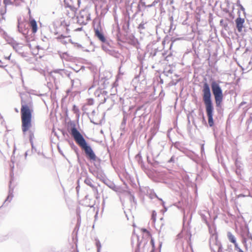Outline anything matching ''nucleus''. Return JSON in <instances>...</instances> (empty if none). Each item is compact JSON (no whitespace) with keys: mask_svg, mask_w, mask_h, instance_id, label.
<instances>
[{"mask_svg":"<svg viewBox=\"0 0 252 252\" xmlns=\"http://www.w3.org/2000/svg\"><path fill=\"white\" fill-rule=\"evenodd\" d=\"M220 81L214 79L210 80V84L207 82L206 78L202 82V99L204 103L206 113L208 118V125L214 130V120L213 119L214 106L212 98V93L213 95L216 110L218 113H221L223 111V101L224 95L223 90L220 85Z\"/></svg>","mask_w":252,"mask_h":252,"instance_id":"f257e3e1","label":"nucleus"},{"mask_svg":"<svg viewBox=\"0 0 252 252\" xmlns=\"http://www.w3.org/2000/svg\"><path fill=\"white\" fill-rule=\"evenodd\" d=\"M68 130L71 133L74 137L76 143L84 151L87 158L91 162L100 161V159L98 158L91 145L87 142L83 136L77 130L76 125L73 121H70L68 123Z\"/></svg>","mask_w":252,"mask_h":252,"instance_id":"f03ea898","label":"nucleus"},{"mask_svg":"<svg viewBox=\"0 0 252 252\" xmlns=\"http://www.w3.org/2000/svg\"><path fill=\"white\" fill-rule=\"evenodd\" d=\"M33 111L31 103L27 104L22 99V108H21L22 130L24 134L28 132L31 145H32L33 140L34 138V131L31 129L32 127V113Z\"/></svg>","mask_w":252,"mask_h":252,"instance_id":"7ed1b4c3","label":"nucleus"},{"mask_svg":"<svg viewBox=\"0 0 252 252\" xmlns=\"http://www.w3.org/2000/svg\"><path fill=\"white\" fill-rule=\"evenodd\" d=\"M17 29L19 32L22 33L25 38L27 42H30L31 37L28 35L29 32V27L28 22L25 19L23 20L21 17L18 18Z\"/></svg>","mask_w":252,"mask_h":252,"instance_id":"20e7f679","label":"nucleus"},{"mask_svg":"<svg viewBox=\"0 0 252 252\" xmlns=\"http://www.w3.org/2000/svg\"><path fill=\"white\" fill-rule=\"evenodd\" d=\"M94 30L95 36L102 43L105 42L107 39L104 35L102 30L100 20L99 19H95L94 20Z\"/></svg>","mask_w":252,"mask_h":252,"instance_id":"39448f33","label":"nucleus"},{"mask_svg":"<svg viewBox=\"0 0 252 252\" xmlns=\"http://www.w3.org/2000/svg\"><path fill=\"white\" fill-rule=\"evenodd\" d=\"M191 220V216L190 217L189 220L187 222V224H185V217L184 218L183 220V226L182 232L178 235V237H185V238L188 241V243H189L191 241V234L190 232V222Z\"/></svg>","mask_w":252,"mask_h":252,"instance_id":"423d86ee","label":"nucleus"},{"mask_svg":"<svg viewBox=\"0 0 252 252\" xmlns=\"http://www.w3.org/2000/svg\"><path fill=\"white\" fill-rule=\"evenodd\" d=\"M210 248L213 252H223L222 247L220 241L218 240V236H213L210 241Z\"/></svg>","mask_w":252,"mask_h":252,"instance_id":"0eeeda50","label":"nucleus"},{"mask_svg":"<svg viewBox=\"0 0 252 252\" xmlns=\"http://www.w3.org/2000/svg\"><path fill=\"white\" fill-rule=\"evenodd\" d=\"M240 13V12L239 11L238 12L239 16L235 19V22L238 32L243 34V32H247V29L244 25L245 18L241 17Z\"/></svg>","mask_w":252,"mask_h":252,"instance_id":"6e6552de","label":"nucleus"},{"mask_svg":"<svg viewBox=\"0 0 252 252\" xmlns=\"http://www.w3.org/2000/svg\"><path fill=\"white\" fill-rule=\"evenodd\" d=\"M29 27L30 28L32 34H34L37 31L38 27L35 20L30 15V18L28 22Z\"/></svg>","mask_w":252,"mask_h":252,"instance_id":"1a4fd4ad","label":"nucleus"},{"mask_svg":"<svg viewBox=\"0 0 252 252\" xmlns=\"http://www.w3.org/2000/svg\"><path fill=\"white\" fill-rule=\"evenodd\" d=\"M51 72H54L56 73H58L60 75H61L63 77L64 76V75H66L71 80V82L72 84V85L74 83V80L70 78V75L71 72L70 71H68L67 70L64 69H56L53 70Z\"/></svg>","mask_w":252,"mask_h":252,"instance_id":"9d476101","label":"nucleus"},{"mask_svg":"<svg viewBox=\"0 0 252 252\" xmlns=\"http://www.w3.org/2000/svg\"><path fill=\"white\" fill-rule=\"evenodd\" d=\"M130 16L129 14L125 15L123 20V30L126 32L128 33L130 25Z\"/></svg>","mask_w":252,"mask_h":252,"instance_id":"9b49d317","label":"nucleus"},{"mask_svg":"<svg viewBox=\"0 0 252 252\" xmlns=\"http://www.w3.org/2000/svg\"><path fill=\"white\" fill-rule=\"evenodd\" d=\"M235 165L236 166L235 170V173L240 179H242L241 172L243 170L242 164L238 159H236L235 161Z\"/></svg>","mask_w":252,"mask_h":252,"instance_id":"f8f14e48","label":"nucleus"},{"mask_svg":"<svg viewBox=\"0 0 252 252\" xmlns=\"http://www.w3.org/2000/svg\"><path fill=\"white\" fill-rule=\"evenodd\" d=\"M186 155L196 163H200L201 159L199 156L194 152L189 151L186 153Z\"/></svg>","mask_w":252,"mask_h":252,"instance_id":"ddd939ff","label":"nucleus"},{"mask_svg":"<svg viewBox=\"0 0 252 252\" xmlns=\"http://www.w3.org/2000/svg\"><path fill=\"white\" fill-rule=\"evenodd\" d=\"M106 186H107L110 189H112L113 190L118 192L119 190V187L116 186L115 184L108 180V179L105 180V181L103 183Z\"/></svg>","mask_w":252,"mask_h":252,"instance_id":"4468645a","label":"nucleus"},{"mask_svg":"<svg viewBox=\"0 0 252 252\" xmlns=\"http://www.w3.org/2000/svg\"><path fill=\"white\" fill-rule=\"evenodd\" d=\"M11 184H10V183L9 184V189L8 195L7 196L6 198L5 199V200L4 202H3V204L0 207V208L1 207H2L3 206L5 205V202L6 201H8L9 202H10L11 201V200H12V198L13 197V189L11 188ZM7 205V204H6L5 206H6Z\"/></svg>","mask_w":252,"mask_h":252,"instance_id":"2eb2a0df","label":"nucleus"},{"mask_svg":"<svg viewBox=\"0 0 252 252\" xmlns=\"http://www.w3.org/2000/svg\"><path fill=\"white\" fill-rule=\"evenodd\" d=\"M68 142L71 147V148L74 151L77 157V160L78 161V162L80 161V154L79 153V149L74 144L73 142L72 141H70L68 140Z\"/></svg>","mask_w":252,"mask_h":252,"instance_id":"dca6fc26","label":"nucleus"},{"mask_svg":"<svg viewBox=\"0 0 252 252\" xmlns=\"http://www.w3.org/2000/svg\"><path fill=\"white\" fill-rule=\"evenodd\" d=\"M95 176L100 181L104 183L107 179L102 170H97Z\"/></svg>","mask_w":252,"mask_h":252,"instance_id":"f3484780","label":"nucleus"},{"mask_svg":"<svg viewBox=\"0 0 252 252\" xmlns=\"http://www.w3.org/2000/svg\"><path fill=\"white\" fill-rule=\"evenodd\" d=\"M112 44V41L106 40L105 42L102 43L101 48L103 51L107 53L110 49L113 47Z\"/></svg>","mask_w":252,"mask_h":252,"instance_id":"a211bd4d","label":"nucleus"},{"mask_svg":"<svg viewBox=\"0 0 252 252\" xmlns=\"http://www.w3.org/2000/svg\"><path fill=\"white\" fill-rule=\"evenodd\" d=\"M136 158H137V162L138 164L140 165L141 168L142 169V170L143 171H146L147 172L148 170L146 169V167L144 164V162L143 160L142 157L141 156L140 153L138 154L136 156Z\"/></svg>","mask_w":252,"mask_h":252,"instance_id":"6ab92c4d","label":"nucleus"},{"mask_svg":"<svg viewBox=\"0 0 252 252\" xmlns=\"http://www.w3.org/2000/svg\"><path fill=\"white\" fill-rule=\"evenodd\" d=\"M84 183L88 186H90L93 190H97V188L93 184L92 180L88 177L85 179Z\"/></svg>","mask_w":252,"mask_h":252,"instance_id":"aec40b11","label":"nucleus"},{"mask_svg":"<svg viewBox=\"0 0 252 252\" xmlns=\"http://www.w3.org/2000/svg\"><path fill=\"white\" fill-rule=\"evenodd\" d=\"M107 53L109 54L110 55L116 58H119L120 56V53L118 51H116L113 49V47L110 49L107 52Z\"/></svg>","mask_w":252,"mask_h":252,"instance_id":"412c9836","label":"nucleus"},{"mask_svg":"<svg viewBox=\"0 0 252 252\" xmlns=\"http://www.w3.org/2000/svg\"><path fill=\"white\" fill-rule=\"evenodd\" d=\"M11 161L12 162V164H10V180L9 181L10 184L12 183V182L14 178V172L13 170L14 168V161L12 158V156L11 157Z\"/></svg>","mask_w":252,"mask_h":252,"instance_id":"4be33fe9","label":"nucleus"},{"mask_svg":"<svg viewBox=\"0 0 252 252\" xmlns=\"http://www.w3.org/2000/svg\"><path fill=\"white\" fill-rule=\"evenodd\" d=\"M227 237L229 241L233 243L234 246H235L236 244H238L236 242V238L230 232H227Z\"/></svg>","mask_w":252,"mask_h":252,"instance_id":"5701e85b","label":"nucleus"},{"mask_svg":"<svg viewBox=\"0 0 252 252\" xmlns=\"http://www.w3.org/2000/svg\"><path fill=\"white\" fill-rule=\"evenodd\" d=\"M126 193L129 196V201L131 203H134V205L137 204V201L135 199L134 194L132 193L130 191L127 190L126 191Z\"/></svg>","mask_w":252,"mask_h":252,"instance_id":"b1692460","label":"nucleus"},{"mask_svg":"<svg viewBox=\"0 0 252 252\" xmlns=\"http://www.w3.org/2000/svg\"><path fill=\"white\" fill-rule=\"evenodd\" d=\"M220 25L221 26L224 30L227 31L229 29L228 23L226 21H224L223 19H221L220 21Z\"/></svg>","mask_w":252,"mask_h":252,"instance_id":"393cba45","label":"nucleus"},{"mask_svg":"<svg viewBox=\"0 0 252 252\" xmlns=\"http://www.w3.org/2000/svg\"><path fill=\"white\" fill-rule=\"evenodd\" d=\"M6 41L7 42V43L10 44L12 47L14 46V45H16L17 42L13 38L8 37L6 39Z\"/></svg>","mask_w":252,"mask_h":252,"instance_id":"a878e982","label":"nucleus"},{"mask_svg":"<svg viewBox=\"0 0 252 252\" xmlns=\"http://www.w3.org/2000/svg\"><path fill=\"white\" fill-rule=\"evenodd\" d=\"M61 58H64L67 61H71L72 56H70L67 52L63 53L62 55H60Z\"/></svg>","mask_w":252,"mask_h":252,"instance_id":"bb28decb","label":"nucleus"},{"mask_svg":"<svg viewBox=\"0 0 252 252\" xmlns=\"http://www.w3.org/2000/svg\"><path fill=\"white\" fill-rule=\"evenodd\" d=\"M95 246L97 248V252H100L101 245L100 241L98 239H95Z\"/></svg>","mask_w":252,"mask_h":252,"instance_id":"cd10ccee","label":"nucleus"},{"mask_svg":"<svg viewBox=\"0 0 252 252\" xmlns=\"http://www.w3.org/2000/svg\"><path fill=\"white\" fill-rule=\"evenodd\" d=\"M19 43L17 42L16 45H14V46H12L13 49L18 53L19 52H20L22 49V47L19 46Z\"/></svg>","mask_w":252,"mask_h":252,"instance_id":"c85d7f7f","label":"nucleus"},{"mask_svg":"<svg viewBox=\"0 0 252 252\" xmlns=\"http://www.w3.org/2000/svg\"><path fill=\"white\" fill-rule=\"evenodd\" d=\"M150 132H151V133H150V135L149 136V139L150 140H151L153 138L154 136L156 135L157 132H156L155 128L153 127L151 129Z\"/></svg>","mask_w":252,"mask_h":252,"instance_id":"c756f323","label":"nucleus"},{"mask_svg":"<svg viewBox=\"0 0 252 252\" xmlns=\"http://www.w3.org/2000/svg\"><path fill=\"white\" fill-rule=\"evenodd\" d=\"M200 154L201 157L202 158H204V156H205V150H204V144L201 143L200 144Z\"/></svg>","mask_w":252,"mask_h":252,"instance_id":"7c9ffc66","label":"nucleus"},{"mask_svg":"<svg viewBox=\"0 0 252 252\" xmlns=\"http://www.w3.org/2000/svg\"><path fill=\"white\" fill-rule=\"evenodd\" d=\"M117 33H116V35H117V38H118V40H119V38H120V36H121V29H120V27L119 26V25L118 24V21H117Z\"/></svg>","mask_w":252,"mask_h":252,"instance_id":"2f4dec72","label":"nucleus"},{"mask_svg":"<svg viewBox=\"0 0 252 252\" xmlns=\"http://www.w3.org/2000/svg\"><path fill=\"white\" fill-rule=\"evenodd\" d=\"M67 0H64L65 3L66 5V7H69L72 11H75L76 10V8L73 6L71 4H69V3H67L66 2ZM71 2H73V0H69Z\"/></svg>","mask_w":252,"mask_h":252,"instance_id":"473e14b6","label":"nucleus"},{"mask_svg":"<svg viewBox=\"0 0 252 252\" xmlns=\"http://www.w3.org/2000/svg\"><path fill=\"white\" fill-rule=\"evenodd\" d=\"M172 73H173V70L171 68L167 69V68H166L164 70L162 73L165 76H168L169 74H172Z\"/></svg>","mask_w":252,"mask_h":252,"instance_id":"72a5a7b5","label":"nucleus"},{"mask_svg":"<svg viewBox=\"0 0 252 252\" xmlns=\"http://www.w3.org/2000/svg\"><path fill=\"white\" fill-rule=\"evenodd\" d=\"M144 107H145V105L144 104L138 106L137 107L136 111H135V112L134 113V115H135L137 114H141L140 113H139V112L140 111H141Z\"/></svg>","mask_w":252,"mask_h":252,"instance_id":"f704fd0d","label":"nucleus"},{"mask_svg":"<svg viewBox=\"0 0 252 252\" xmlns=\"http://www.w3.org/2000/svg\"><path fill=\"white\" fill-rule=\"evenodd\" d=\"M72 111L76 115L79 116V109L76 105H73L72 106Z\"/></svg>","mask_w":252,"mask_h":252,"instance_id":"c9c22d12","label":"nucleus"},{"mask_svg":"<svg viewBox=\"0 0 252 252\" xmlns=\"http://www.w3.org/2000/svg\"><path fill=\"white\" fill-rule=\"evenodd\" d=\"M139 120L140 122H142L143 123H144V119L147 116V114H145V112H144L141 114H139Z\"/></svg>","mask_w":252,"mask_h":252,"instance_id":"e433bc0d","label":"nucleus"},{"mask_svg":"<svg viewBox=\"0 0 252 252\" xmlns=\"http://www.w3.org/2000/svg\"><path fill=\"white\" fill-rule=\"evenodd\" d=\"M141 245V242H139V237L137 236V243L136 244V247L135 250V252H140V247Z\"/></svg>","mask_w":252,"mask_h":252,"instance_id":"4c0bfd02","label":"nucleus"},{"mask_svg":"<svg viewBox=\"0 0 252 252\" xmlns=\"http://www.w3.org/2000/svg\"><path fill=\"white\" fill-rule=\"evenodd\" d=\"M215 151L217 156H219V155L220 153V146H219L218 143L216 144Z\"/></svg>","mask_w":252,"mask_h":252,"instance_id":"58836bf2","label":"nucleus"},{"mask_svg":"<svg viewBox=\"0 0 252 252\" xmlns=\"http://www.w3.org/2000/svg\"><path fill=\"white\" fill-rule=\"evenodd\" d=\"M175 162V157L173 156L171 158L167 161V163L170 165H173Z\"/></svg>","mask_w":252,"mask_h":252,"instance_id":"ea45409f","label":"nucleus"},{"mask_svg":"<svg viewBox=\"0 0 252 252\" xmlns=\"http://www.w3.org/2000/svg\"><path fill=\"white\" fill-rule=\"evenodd\" d=\"M150 197L151 199H153L154 198H158V196L156 193V192L154 191V190H151L150 192Z\"/></svg>","mask_w":252,"mask_h":252,"instance_id":"a19ab883","label":"nucleus"},{"mask_svg":"<svg viewBox=\"0 0 252 252\" xmlns=\"http://www.w3.org/2000/svg\"><path fill=\"white\" fill-rule=\"evenodd\" d=\"M98 161V163H96V162H94V166H95V167L96 168V170H102L101 169V166H100V161H99H99Z\"/></svg>","mask_w":252,"mask_h":252,"instance_id":"79ce46f5","label":"nucleus"},{"mask_svg":"<svg viewBox=\"0 0 252 252\" xmlns=\"http://www.w3.org/2000/svg\"><path fill=\"white\" fill-rule=\"evenodd\" d=\"M87 165L89 166V171L93 174V175L95 176V174H96L97 170H94L92 167L90 166V165L88 163H87Z\"/></svg>","mask_w":252,"mask_h":252,"instance_id":"37998d69","label":"nucleus"},{"mask_svg":"<svg viewBox=\"0 0 252 252\" xmlns=\"http://www.w3.org/2000/svg\"><path fill=\"white\" fill-rule=\"evenodd\" d=\"M146 23V22H145L144 21H142V22L138 25V28L140 30H144L145 29V25Z\"/></svg>","mask_w":252,"mask_h":252,"instance_id":"c03bdc74","label":"nucleus"},{"mask_svg":"<svg viewBox=\"0 0 252 252\" xmlns=\"http://www.w3.org/2000/svg\"><path fill=\"white\" fill-rule=\"evenodd\" d=\"M124 114H125V112H124ZM126 120H127V118H126V115L124 114V117H123L122 123H121L122 127L126 125Z\"/></svg>","mask_w":252,"mask_h":252,"instance_id":"a18cd8bd","label":"nucleus"},{"mask_svg":"<svg viewBox=\"0 0 252 252\" xmlns=\"http://www.w3.org/2000/svg\"><path fill=\"white\" fill-rule=\"evenodd\" d=\"M3 3L5 6L13 4L12 0H3Z\"/></svg>","mask_w":252,"mask_h":252,"instance_id":"49530a36","label":"nucleus"},{"mask_svg":"<svg viewBox=\"0 0 252 252\" xmlns=\"http://www.w3.org/2000/svg\"><path fill=\"white\" fill-rule=\"evenodd\" d=\"M146 169L148 170V171L147 172L146 171H144L145 173L148 176V177L150 178L152 177L153 174V172L148 168L146 167Z\"/></svg>","mask_w":252,"mask_h":252,"instance_id":"de8ad7c7","label":"nucleus"},{"mask_svg":"<svg viewBox=\"0 0 252 252\" xmlns=\"http://www.w3.org/2000/svg\"><path fill=\"white\" fill-rule=\"evenodd\" d=\"M245 235L247 238L249 239H251L252 240V235L250 233L249 229L246 231L245 233Z\"/></svg>","mask_w":252,"mask_h":252,"instance_id":"09e8293b","label":"nucleus"},{"mask_svg":"<svg viewBox=\"0 0 252 252\" xmlns=\"http://www.w3.org/2000/svg\"><path fill=\"white\" fill-rule=\"evenodd\" d=\"M229 5V1H227V7L221 8L222 10L226 13H229L230 11L228 9Z\"/></svg>","mask_w":252,"mask_h":252,"instance_id":"8fccbe9b","label":"nucleus"},{"mask_svg":"<svg viewBox=\"0 0 252 252\" xmlns=\"http://www.w3.org/2000/svg\"><path fill=\"white\" fill-rule=\"evenodd\" d=\"M159 2V0H154V1L153 2V3L151 4H148L147 5V7L148 8L154 6L157 3Z\"/></svg>","mask_w":252,"mask_h":252,"instance_id":"3c124183","label":"nucleus"},{"mask_svg":"<svg viewBox=\"0 0 252 252\" xmlns=\"http://www.w3.org/2000/svg\"><path fill=\"white\" fill-rule=\"evenodd\" d=\"M237 5H238V6L239 7L240 10L243 11V13L244 14V16L245 17L246 12L245 11V8L244 7V6L241 4H240V3H238Z\"/></svg>","mask_w":252,"mask_h":252,"instance_id":"603ef678","label":"nucleus"},{"mask_svg":"<svg viewBox=\"0 0 252 252\" xmlns=\"http://www.w3.org/2000/svg\"><path fill=\"white\" fill-rule=\"evenodd\" d=\"M235 247V250L237 251L238 252H245L243 251L238 246V244H236Z\"/></svg>","mask_w":252,"mask_h":252,"instance_id":"864d4df0","label":"nucleus"},{"mask_svg":"<svg viewBox=\"0 0 252 252\" xmlns=\"http://www.w3.org/2000/svg\"><path fill=\"white\" fill-rule=\"evenodd\" d=\"M156 212L155 211H153L152 213V220L153 221H156Z\"/></svg>","mask_w":252,"mask_h":252,"instance_id":"5fc2aeb1","label":"nucleus"},{"mask_svg":"<svg viewBox=\"0 0 252 252\" xmlns=\"http://www.w3.org/2000/svg\"><path fill=\"white\" fill-rule=\"evenodd\" d=\"M154 167H156L158 164L159 162L155 159L153 160V162L151 164Z\"/></svg>","mask_w":252,"mask_h":252,"instance_id":"6e6d98bb","label":"nucleus"},{"mask_svg":"<svg viewBox=\"0 0 252 252\" xmlns=\"http://www.w3.org/2000/svg\"><path fill=\"white\" fill-rule=\"evenodd\" d=\"M31 147H32L31 154L33 153V152H36L37 151L36 148L34 146L33 143H32V145H31Z\"/></svg>","mask_w":252,"mask_h":252,"instance_id":"4d7b16f0","label":"nucleus"},{"mask_svg":"<svg viewBox=\"0 0 252 252\" xmlns=\"http://www.w3.org/2000/svg\"><path fill=\"white\" fill-rule=\"evenodd\" d=\"M21 1H22V0H13V4H15L16 5H18Z\"/></svg>","mask_w":252,"mask_h":252,"instance_id":"13d9d810","label":"nucleus"},{"mask_svg":"<svg viewBox=\"0 0 252 252\" xmlns=\"http://www.w3.org/2000/svg\"><path fill=\"white\" fill-rule=\"evenodd\" d=\"M143 0H140V1H139L140 4L142 6H145V7H147V5H146V2H145V1H143Z\"/></svg>","mask_w":252,"mask_h":252,"instance_id":"bf43d9fd","label":"nucleus"},{"mask_svg":"<svg viewBox=\"0 0 252 252\" xmlns=\"http://www.w3.org/2000/svg\"><path fill=\"white\" fill-rule=\"evenodd\" d=\"M173 27H174V25H173V24H171L170 23V29H169V31H171L172 30H174L176 28V26H174V27L173 28Z\"/></svg>","mask_w":252,"mask_h":252,"instance_id":"052dcab7","label":"nucleus"},{"mask_svg":"<svg viewBox=\"0 0 252 252\" xmlns=\"http://www.w3.org/2000/svg\"><path fill=\"white\" fill-rule=\"evenodd\" d=\"M19 54L20 55H21V57H22L23 58H26L27 57V56L26 55V54L24 53V52H19Z\"/></svg>","mask_w":252,"mask_h":252,"instance_id":"680f3d73","label":"nucleus"},{"mask_svg":"<svg viewBox=\"0 0 252 252\" xmlns=\"http://www.w3.org/2000/svg\"><path fill=\"white\" fill-rule=\"evenodd\" d=\"M242 243L245 245V246H246V247L247 248V240H246V238H243L242 239Z\"/></svg>","mask_w":252,"mask_h":252,"instance_id":"e2e57ef3","label":"nucleus"},{"mask_svg":"<svg viewBox=\"0 0 252 252\" xmlns=\"http://www.w3.org/2000/svg\"><path fill=\"white\" fill-rule=\"evenodd\" d=\"M143 124H144V123H143V122H140L139 123V125H138V127H139V128H140V129H141L143 128Z\"/></svg>","mask_w":252,"mask_h":252,"instance_id":"0e129e2a","label":"nucleus"},{"mask_svg":"<svg viewBox=\"0 0 252 252\" xmlns=\"http://www.w3.org/2000/svg\"><path fill=\"white\" fill-rule=\"evenodd\" d=\"M163 207V209L161 210V211L163 213H164L165 212H166L167 211L168 208L165 206H164V207Z\"/></svg>","mask_w":252,"mask_h":252,"instance_id":"69168bd1","label":"nucleus"},{"mask_svg":"<svg viewBox=\"0 0 252 252\" xmlns=\"http://www.w3.org/2000/svg\"><path fill=\"white\" fill-rule=\"evenodd\" d=\"M169 20L170 21V23L171 24H173V16H170L169 18Z\"/></svg>","mask_w":252,"mask_h":252,"instance_id":"338daca9","label":"nucleus"},{"mask_svg":"<svg viewBox=\"0 0 252 252\" xmlns=\"http://www.w3.org/2000/svg\"><path fill=\"white\" fill-rule=\"evenodd\" d=\"M223 252H232V250L231 248H227V249L225 250V251Z\"/></svg>","mask_w":252,"mask_h":252,"instance_id":"774afa93","label":"nucleus"}]
</instances>
